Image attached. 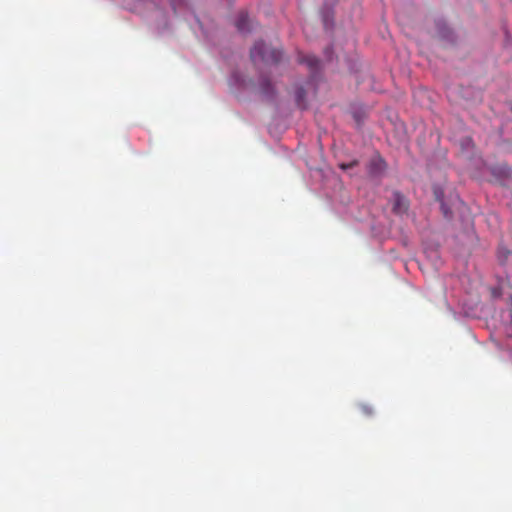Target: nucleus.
<instances>
[{"mask_svg": "<svg viewBox=\"0 0 512 512\" xmlns=\"http://www.w3.org/2000/svg\"><path fill=\"white\" fill-rule=\"evenodd\" d=\"M298 61L307 65L312 71L316 70L319 65V60L313 55H299Z\"/></svg>", "mask_w": 512, "mask_h": 512, "instance_id": "nucleus-5", "label": "nucleus"}, {"mask_svg": "<svg viewBox=\"0 0 512 512\" xmlns=\"http://www.w3.org/2000/svg\"><path fill=\"white\" fill-rule=\"evenodd\" d=\"M250 56L254 63L262 61L265 63L276 64L282 58V51L277 48H269L264 42L259 41L252 47Z\"/></svg>", "mask_w": 512, "mask_h": 512, "instance_id": "nucleus-1", "label": "nucleus"}, {"mask_svg": "<svg viewBox=\"0 0 512 512\" xmlns=\"http://www.w3.org/2000/svg\"><path fill=\"white\" fill-rule=\"evenodd\" d=\"M183 0H170L171 6L174 11L177 10V7L182 3Z\"/></svg>", "mask_w": 512, "mask_h": 512, "instance_id": "nucleus-10", "label": "nucleus"}, {"mask_svg": "<svg viewBox=\"0 0 512 512\" xmlns=\"http://www.w3.org/2000/svg\"><path fill=\"white\" fill-rule=\"evenodd\" d=\"M385 168V161L380 156H376L372 158L369 163V174L372 176H378L384 172Z\"/></svg>", "mask_w": 512, "mask_h": 512, "instance_id": "nucleus-3", "label": "nucleus"}, {"mask_svg": "<svg viewBox=\"0 0 512 512\" xmlns=\"http://www.w3.org/2000/svg\"><path fill=\"white\" fill-rule=\"evenodd\" d=\"M296 97H297V102L300 105L302 100H303V98H304V90L302 88L297 91V96Z\"/></svg>", "mask_w": 512, "mask_h": 512, "instance_id": "nucleus-8", "label": "nucleus"}, {"mask_svg": "<svg viewBox=\"0 0 512 512\" xmlns=\"http://www.w3.org/2000/svg\"><path fill=\"white\" fill-rule=\"evenodd\" d=\"M361 410L365 415H372L373 414V408L368 405H362Z\"/></svg>", "mask_w": 512, "mask_h": 512, "instance_id": "nucleus-7", "label": "nucleus"}, {"mask_svg": "<svg viewBox=\"0 0 512 512\" xmlns=\"http://www.w3.org/2000/svg\"><path fill=\"white\" fill-rule=\"evenodd\" d=\"M508 254H509V251H505L504 257L506 258Z\"/></svg>", "mask_w": 512, "mask_h": 512, "instance_id": "nucleus-11", "label": "nucleus"}, {"mask_svg": "<svg viewBox=\"0 0 512 512\" xmlns=\"http://www.w3.org/2000/svg\"><path fill=\"white\" fill-rule=\"evenodd\" d=\"M409 209V201L408 199L402 195L400 192L393 193L392 200V211L395 214L403 215L408 212Z\"/></svg>", "mask_w": 512, "mask_h": 512, "instance_id": "nucleus-2", "label": "nucleus"}, {"mask_svg": "<svg viewBox=\"0 0 512 512\" xmlns=\"http://www.w3.org/2000/svg\"><path fill=\"white\" fill-rule=\"evenodd\" d=\"M236 28L241 33H246L250 31L249 19L246 13H239L238 18L236 20Z\"/></svg>", "mask_w": 512, "mask_h": 512, "instance_id": "nucleus-4", "label": "nucleus"}, {"mask_svg": "<svg viewBox=\"0 0 512 512\" xmlns=\"http://www.w3.org/2000/svg\"><path fill=\"white\" fill-rule=\"evenodd\" d=\"M259 92L269 98L273 95V86L272 84L270 83L269 79L267 78H262L261 81H260V84H259Z\"/></svg>", "mask_w": 512, "mask_h": 512, "instance_id": "nucleus-6", "label": "nucleus"}, {"mask_svg": "<svg viewBox=\"0 0 512 512\" xmlns=\"http://www.w3.org/2000/svg\"><path fill=\"white\" fill-rule=\"evenodd\" d=\"M356 165H357V161H352V162L347 163V164H342V165H341V168H342L343 170H347V169H350V168H352V167H354V166H356Z\"/></svg>", "mask_w": 512, "mask_h": 512, "instance_id": "nucleus-9", "label": "nucleus"}]
</instances>
